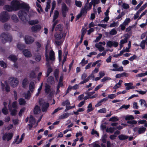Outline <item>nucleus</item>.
Segmentation results:
<instances>
[{
    "instance_id": "1",
    "label": "nucleus",
    "mask_w": 147,
    "mask_h": 147,
    "mask_svg": "<svg viewBox=\"0 0 147 147\" xmlns=\"http://www.w3.org/2000/svg\"><path fill=\"white\" fill-rule=\"evenodd\" d=\"M11 5L14 10H17L20 8H22V10L20 11L18 13V16L22 21L24 22H26L27 21V13L29 9L28 5L25 3L21 4L19 1L13 0L11 2Z\"/></svg>"
},
{
    "instance_id": "2",
    "label": "nucleus",
    "mask_w": 147,
    "mask_h": 147,
    "mask_svg": "<svg viewBox=\"0 0 147 147\" xmlns=\"http://www.w3.org/2000/svg\"><path fill=\"white\" fill-rule=\"evenodd\" d=\"M46 49L45 55L46 61L47 62V64L52 63L55 59L54 53L52 50H51L50 51L49 57L47 54V52L46 47Z\"/></svg>"
},
{
    "instance_id": "3",
    "label": "nucleus",
    "mask_w": 147,
    "mask_h": 147,
    "mask_svg": "<svg viewBox=\"0 0 147 147\" xmlns=\"http://www.w3.org/2000/svg\"><path fill=\"white\" fill-rule=\"evenodd\" d=\"M1 40L3 42L6 41L11 42L12 40V38L10 34L8 33H3L1 35Z\"/></svg>"
},
{
    "instance_id": "4",
    "label": "nucleus",
    "mask_w": 147,
    "mask_h": 147,
    "mask_svg": "<svg viewBox=\"0 0 147 147\" xmlns=\"http://www.w3.org/2000/svg\"><path fill=\"white\" fill-rule=\"evenodd\" d=\"M8 81L10 85L13 87H16L18 84L19 81L16 78L12 77H10L8 80Z\"/></svg>"
},
{
    "instance_id": "5",
    "label": "nucleus",
    "mask_w": 147,
    "mask_h": 147,
    "mask_svg": "<svg viewBox=\"0 0 147 147\" xmlns=\"http://www.w3.org/2000/svg\"><path fill=\"white\" fill-rule=\"evenodd\" d=\"M9 16L8 13L6 11L2 12L0 15L1 21L3 22L7 21L9 19Z\"/></svg>"
},
{
    "instance_id": "6",
    "label": "nucleus",
    "mask_w": 147,
    "mask_h": 147,
    "mask_svg": "<svg viewBox=\"0 0 147 147\" xmlns=\"http://www.w3.org/2000/svg\"><path fill=\"white\" fill-rule=\"evenodd\" d=\"M68 9L66 5L64 3L62 4L61 11L62 16L64 17H66L67 13L68 11Z\"/></svg>"
},
{
    "instance_id": "7",
    "label": "nucleus",
    "mask_w": 147,
    "mask_h": 147,
    "mask_svg": "<svg viewBox=\"0 0 147 147\" xmlns=\"http://www.w3.org/2000/svg\"><path fill=\"white\" fill-rule=\"evenodd\" d=\"M66 36V34L65 33L60 32L59 33H57L55 35V40H59L62 38H64Z\"/></svg>"
},
{
    "instance_id": "8",
    "label": "nucleus",
    "mask_w": 147,
    "mask_h": 147,
    "mask_svg": "<svg viewBox=\"0 0 147 147\" xmlns=\"http://www.w3.org/2000/svg\"><path fill=\"white\" fill-rule=\"evenodd\" d=\"M13 134L12 133H5L4 134L3 137V140H6L7 139V141H8L11 139L12 137Z\"/></svg>"
},
{
    "instance_id": "9",
    "label": "nucleus",
    "mask_w": 147,
    "mask_h": 147,
    "mask_svg": "<svg viewBox=\"0 0 147 147\" xmlns=\"http://www.w3.org/2000/svg\"><path fill=\"white\" fill-rule=\"evenodd\" d=\"M24 39L26 43L27 44H30L33 42L34 40L33 38L29 36H25Z\"/></svg>"
},
{
    "instance_id": "10",
    "label": "nucleus",
    "mask_w": 147,
    "mask_h": 147,
    "mask_svg": "<svg viewBox=\"0 0 147 147\" xmlns=\"http://www.w3.org/2000/svg\"><path fill=\"white\" fill-rule=\"evenodd\" d=\"M146 130V128L144 127L139 128L138 129L137 127H136L134 129V130L135 131H138L139 134H141L144 133Z\"/></svg>"
},
{
    "instance_id": "11",
    "label": "nucleus",
    "mask_w": 147,
    "mask_h": 147,
    "mask_svg": "<svg viewBox=\"0 0 147 147\" xmlns=\"http://www.w3.org/2000/svg\"><path fill=\"white\" fill-rule=\"evenodd\" d=\"M41 28V26L40 25H37L32 26L31 28V30L32 32H36L39 31Z\"/></svg>"
},
{
    "instance_id": "12",
    "label": "nucleus",
    "mask_w": 147,
    "mask_h": 147,
    "mask_svg": "<svg viewBox=\"0 0 147 147\" xmlns=\"http://www.w3.org/2000/svg\"><path fill=\"white\" fill-rule=\"evenodd\" d=\"M8 109L11 112V114L12 116H14L16 115L17 111L16 109L12 110V107L11 105L10 102H9L8 105Z\"/></svg>"
},
{
    "instance_id": "13",
    "label": "nucleus",
    "mask_w": 147,
    "mask_h": 147,
    "mask_svg": "<svg viewBox=\"0 0 147 147\" xmlns=\"http://www.w3.org/2000/svg\"><path fill=\"white\" fill-rule=\"evenodd\" d=\"M147 46V34L146 37V39L143 40L140 42V46L142 49H144L145 48V45Z\"/></svg>"
},
{
    "instance_id": "14",
    "label": "nucleus",
    "mask_w": 147,
    "mask_h": 147,
    "mask_svg": "<svg viewBox=\"0 0 147 147\" xmlns=\"http://www.w3.org/2000/svg\"><path fill=\"white\" fill-rule=\"evenodd\" d=\"M22 53L25 57H30L32 56L31 52L28 49H24L22 51Z\"/></svg>"
},
{
    "instance_id": "15",
    "label": "nucleus",
    "mask_w": 147,
    "mask_h": 147,
    "mask_svg": "<svg viewBox=\"0 0 147 147\" xmlns=\"http://www.w3.org/2000/svg\"><path fill=\"white\" fill-rule=\"evenodd\" d=\"M129 76V74L125 72H123L120 74H117L115 76V77L117 78H119L123 77H128Z\"/></svg>"
},
{
    "instance_id": "16",
    "label": "nucleus",
    "mask_w": 147,
    "mask_h": 147,
    "mask_svg": "<svg viewBox=\"0 0 147 147\" xmlns=\"http://www.w3.org/2000/svg\"><path fill=\"white\" fill-rule=\"evenodd\" d=\"M133 85V84L132 83H125L124 84L125 86L126 87L125 88V89L129 90L134 88V87L132 86Z\"/></svg>"
},
{
    "instance_id": "17",
    "label": "nucleus",
    "mask_w": 147,
    "mask_h": 147,
    "mask_svg": "<svg viewBox=\"0 0 147 147\" xmlns=\"http://www.w3.org/2000/svg\"><path fill=\"white\" fill-rule=\"evenodd\" d=\"M88 5L85 4L84 7L81 9L80 13L83 15L85 13H87V10H88Z\"/></svg>"
},
{
    "instance_id": "18",
    "label": "nucleus",
    "mask_w": 147,
    "mask_h": 147,
    "mask_svg": "<svg viewBox=\"0 0 147 147\" xmlns=\"http://www.w3.org/2000/svg\"><path fill=\"white\" fill-rule=\"evenodd\" d=\"M36 46L37 47V50L39 51L40 49V48L42 46V43L41 40H38L35 42Z\"/></svg>"
},
{
    "instance_id": "19",
    "label": "nucleus",
    "mask_w": 147,
    "mask_h": 147,
    "mask_svg": "<svg viewBox=\"0 0 147 147\" xmlns=\"http://www.w3.org/2000/svg\"><path fill=\"white\" fill-rule=\"evenodd\" d=\"M49 106V103H46L44 102L42 106V111L45 112L46 111Z\"/></svg>"
},
{
    "instance_id": "20",
    "label": "nucleus",
    "mask_w": 147,
    "mask_h": 147,
    "mask_svg": "<svg viewBox=\"0 0 147 147\" xmlns=\"http://www.w3.org/2000/svg\"><path fill=\"white\" fill-rule=\"evenodd\" d=\"M35 88V84L34 82H31L30 83L29 85V90L32 93L34 91Z\"/></svg>"
},
{
    "instance_id": "21",
    "label": "nucleus",
    "mask_w": 147,
    "mask_h": 147,
    "mask_svg": "<svg viewBox=\"0 0 147 147\" xmlns=\"http://www.w3.org/2000/svg\"><path fill=\"white\" fill-rule=\"evenodd\" d=\"M108 100V98H105L101 100L100 101H99L98 103L95 105V107H98L102 105L101 103L104 101H105Z\"/></svg>"
},
{
    "instance_id": "22",
    "label": "nucleus",
    "mask_w": 147,
    "mask_h": 147,
    "mask_svg": "<svg viewBox=\"0 0 147 147\" xmlns=\"http://www.w3.org/2000/svg\"><path fill=\"white\" fill-rule=\"evenodd\" d=\"M11 18L13 21L16 23L18 22L19 21V20L16 16L14 14H12L11 16Z\"/></svg>"
},
{
    "instance_id": "23",
    "label": "nucleus",
    "mask_w": 147,
    "mask_h": 147,
    "mask_svg": "<svg viewBox=\"0 0 147 147\" xmlns=\"http://www.w3.org/2000/svg\"><path fill=\"white\" fill-rule=\"evenodd\" d=\"M17 47L18 49L21 50L25 48V46L24 44L21 42H19L17 45Z\"/></svg>"
},
{
    "instance_id": "24",
    "label": "nucleus",
    "mask_w": 147,
    "mask_h": 147,
    "mask_svg": "<svg viewBox=\"0 0 147 147\" xmlns=\"http://www.w3.org/2000/svg\"><path fill=\"white\" fill-rule=\"evenodd\" d=\"M40 111V107L38 105L34 107V113L37 114Z\"/></svg>"
},
{
    "instance_id": "25",
    "label": "nucleus",
    "mask_w": 147,
    "mask_h": 147,
    "mask_svg": "<svg viewBox=\"0 0 147 147\" xmlns=\"http://www.w3.org/2000/svg\"><path fill=\"white\" fill-rule=\"evenodd\" d=\"M63 28V26L62 24H60L58 25L56 28H55V30L56 31H57L58 30H59L60 32L62 30Z\"/></svg>"
},
{
    "instance_id": "26",
    "label": "nucleus",
    "mask_w": 147,
    "mask_h": 147,
    "mask_svg": "<svg viewBox=\"0 0 147 147\" xmlns=\"http://www.w3.org/2000/svg\"><path fill=\"white\" fill-rule=\"evenodd\" d=\"M4 9L8 11H11L13 10L12 6H11L8 5H5L4 7Z\"/></svg>"
},
{
    "instance_id": "27",
    "label": "nucleus",
    "mask_w": 147,
    "mask_h": 147,
    "mask_svg": "<svg viewBox=\"0 0 147 147\" xmlns=\"http://www.w3.org/2000/svg\"><path fill=\"white\" fill-rule=\"evenodd\" d=\"M59 14V12L57 10H55L54 12L53 22L55 21V20L58 18Z\"/></svg>"
},
{
    "instance_id": "28",
    "label": "nucleus",
    "mask_w": 147,
    "mask_h": 147,
    "mask_svg": "<svg viewBox=\"0 0 147 147\" xmlns=\"http://www.w3.org/2000/svg\"><path fill=\"white\" fill-rule=\"evenodd\" d=\"M31 93L30 91H28L24 94L25 99L28 100L30 97Z\"/></svg>"
},
{
    "instance_id": "29",
    "label": "nucleus",
    "mask_w": 147,
    "mask_h": 147,
    "mask_svg": "<svg viewBox=\"0 0 147 147\" xmlns=\"http://www.w3.org/2000/svg\"><path fill=\"white\" fill-rule=\"evenodd\" d=\"M88 109L87 110V113L92 111L94 110V108L92 107V105L91 103H90L87 107Z\"/></svg>"
},
{
    "instance_id": "30",
    "label": "nucleus",
    "mask_w": 147,
    "mask_h": 147,
    "mask_svg": "<svg viewBox=\"0 0 147 147\" xmlns=\"http://www.w3.org/2000/svg\"><path fill=\"white\" fill-rule=\"evenodd\" d=\"M8 58L10 60L14 62L16 61L17 59L16 56L13 55H10Z\"/></svg>"
},
{
    "instance_id": "31",
    "label": "nucleus",
    "mask_w": 147,
    "mask_h": 147,
    "mask_svg": "<svg viewBox=\"0 0 147 147\" xmlns=\"http://www.w3.org/2000/svg\"><path fill=\"white\" fill-rule=\"evenodd\" d=\"M118 138L119 140H123L127 139L128 138V136L124 135H121L118 136Z\"/></svg>"
},
{
    "instance_id": "32",
    "label": "nucleus",
    "mask_w": 147,
    "mask_h": 147,
    "mask_svg": "<svg viewBox=\"0 0 147 147\" xmlns=\"http://www.w3.org/2000/svg\"><path fill=\"white\" fill-rule=\"evenodd\" d=\"M35 121V119L34 117L32 115H30L29 119L30 123L32 124H34Z\"/></svg>"
},
{
    "instance_id": "33",
    "label": "nucleus",
    "mask_w": 147,
    "mask_h": 147,
    "mask_svg": "<svg viewBox=\"0 0 147 147\" xmlns=\"http://www.w3.org/2000/svg\"><path fill=\"white\" fill-rule=\"evenodd\" d=\"M38 23L39 21L38 20H31L29 22V24L31 25L38 24Z\"/></svg>"
},
{
    "instance_id": "34",
    "label": "nucleus",
    "mask_w": 147,
    "mask_h": 147,
    "mask_svg": "<svg viewBox=\"0 0 147 147\" xmlns=\"http://www.w3.org/2000/svg\"><path fill=\"white\" fill-rule=\"evenodd\" d=\"M134 26H129L126 28L125 31L129 33V34H132V32L131 31V29Z\"/></svg>"
},
{
    "instance_id": "35",
    "label": "nucleus",
    "mask_w": 147,
    "mask_h": 147,
    "mask_svg": "<svg viewBox=\"0 0 147 147\" xmlns=\"http://www.w3.org/2000/svg\"><path fill=\"white\" fill-rule=\"evenodd\" d=\"M48 82L50 84H52L54 82V78L52 76H50L48 79Z\"/></svg>"
},
{
    "instance_id": "36",
    "label": "nucleus",
    "mask_w": 147,
    "mask_h": 147,
    "mask_svg": "<svg viewBox=\"0 0 147 147\" xmlns=\"http://www.w3.org/2000/svg\"><path fill=\"white\" fill-rule=\"evenodd\" d=\"M28 84V79L27 78L24 79L22 81V86L25 88L27 84Z\"/></svg>"
},
{
    "instance_id": "37",
    "label": "nucleus",
    "mask_w": 147,
    "mask_h": 147,
    "mask_svg": "<svg viewBox=\"0 0 147 147\" xmlns=\"http://www.w3.org/2000/svg\"><path fill=\"white\" fill-rule=\"evenodd\" d=\"M111 70L113 71H123V68L121 66L119 68H113Z\"/></svg>"
},
{
    "instance_id": "38",
    "label": "nucleus",
    "mask_w": 147,
    "mask_h": 147,
    "mask_svg": "<svg viewBox=\"0 0 147 147\" xmlns=\"http://www.w3.org/2000/svg\"><path fill=\"white\" fill-rule=\"evenodd\" d=\"M19 104L20 105H24L26 104V102L25 100L23 98H20L19 99Z\"/></svg>"
},
{
    "instance_id": "39",
    "label": "nucleus",
    "mask_w": 147,
    "mask_h": 147,
    "mask_svg": "<svg viewBox=\"0 0 147 147\" xmlns=\"http://www.w3.org/2000/svg\"><path fill=\"white\" fill-rule=\"evenodd\" d=\"M2 112L5 115L8 114V110L7 107H4L2 110Z\"/></svg>"
},
{
    "instance_id": "40",
    "label": "nucleus",
    "mask_w": 147,
    "mask_h": 147,
    "mask_svg": "<svg viewBox=\"0 0 147 147\" xmlns=\"http://www.w3.org/2000/svg\"><path fill=\"white\" fill-rule=\"evenodd\" d=\"M96 4L93 3H91V2H90V3H88V10H89L91 9L92 5H93L94 8V7L96 6Z\"/></svg>"
},
{
    "instance_id": "41",
    "label": "nucleus",
    "mask_w": 147,
    "mask_h": 147,
    "mask_svg": "<svg viewBox=\"0 0 147 147\" xmlns=\"http://www.w3.org/2000/svg\"><path fill=\"white\" fill-rule=\"evenodd\" d=\"M130 22V19L129 18H127L123 22V24L124 25L126 26Z\"/></svg>"
},
{
    "instance_id": "42",
    "label": "nucleus",
    "mask_w": 147,
    "mask_h": 147,
    "mask_svg": "<svg viewBox=\"0 0 147 147\" xmlns=\"http://www.w3.org/2000/svg\"><path fill=\"white\" fill-rule=\"evenodd\" d=\"M134 117L132 115H127L125 117V120L127 121H130V120L134 119Z\"/></svg>"
},
{
    "instance_id": "43",
    "label": "nucleus",
    "mask_w": 147,
    "mask_h": 147,
    "mask_svg": "<svg viewBox=\"0 0 147 147\" xmlns=\"http://www.w3.org/2000/svg\"><path fill=\"white\" fill-rule=\"evenodd\" d=\"M118 119L117 117L115 116L112 117L109 119V121H117L118 120Z\"/></svg>"
},
{
    "instance_id": "44",
    "label": "nucleus",
    "mask_w": 147,
    "mask_h": 147,
    "mask_svg": "<svg viewBox=\"0 0 147 147\" xmlns=\"http://www.w3.org/2000/svg\"><path fill=\"white\" fill-rule=\"evenodd\" d=\"M75 3L76 5L79 7H81L82 5V2L80 1H78L77 0H76L75 1Z\"/></svg>"
},
{
    "instance_id": "45",
    "label": "nucleus",
    "mask_w": 147,
    "mask_h": 147,
    "mask_svg": "<svg viewBox=\"0 0 147 147\" xmlns=\"http://www.w3.org/2000/svg\"><path fill=\"white\" fill-rule=\"evenodd\" d=\"M68 116V114L67 113H64L63 115H61L59 117V119H64L67 117Z\"/></svg>"
},
{
    "instance_id": "46",
    "label": "nucleus",
    "mask_w": 147,
    "mask_h": 147,
    "mask_svg": "<svg viewBox=\"0 0 147 147\" xmlns=\"http://www.w3.org/2000/svg\"><path fill=\"white\" fill-rule=\"evenodd\" d=\"M111 79L109 77L105 76L103 79H102L101 81L102 82H104L107 80H111Z\"/></svg>"
},
{
    "instance_id": "47",
    "label": "nucleus",
    "mask_w": 147,
    "mask_h": 147,
    "mask_svg": "<svg viewBox=\"0 0 147 147\" xmlns=\"http://www.w3.org/2000/svg\"><path fill=\"white\" fill-rule=\"evenodd\" d=\"M36 74L34 72L32 71L30 73V78L33 79L34 78H36Z\"/></svg>"
},
{
    "instance_id": "48",
    "label": "nucleus",
    "mask_w": 147,
    "mask_h": 147,
    "mask_svg": "<svg viewBox=\"0 0 147 147\" xmlns=\"http://www.w3.org/2000/svg\"><path fill=\"white\" fill-rule=\"evenodd\" d=\"M107 138V135L106 134H104L102 136V142L104 143H106V138Z\"/></svg>"
},
{
    "instance_id": "49",
    "label": "nucleus",
    "mask_w": 147,
    "mask_h": 147,
    "mask_svg": "<svg viewBox=\"0 0 147 147\" xmlns=\"http://www.w3.org/2000/svg\"><path fill=\"white\" fill-rule=\"evenodd\" d=\"M117 33V32L114 29H112L110 32V34L111 35H114L116 34Z\"/></svg>"
},
{
    "instance_id": "50",
    "label": "nucleus",
    "mask_w": 147,
    "mask_h": 147,
    "mask_svg": "<svg viewBox=\"0 0 147 147\" xmlns=\"http://www.w3.org/2000/svg\"><path fill=\"white\" fill-rule=\"evenodd\" d=\"M102 37V34H99V36H98L95 40V42H97L99 41L101 39Z\"/></svg>"
},
{
    "instance_id": "51",
    "label": "nucleus",
    "mask_w": 147,
    "mask_h": 147,
    "mask_svg": "<svg viewBox=\"0 0 147 147\" xmlns=\"http://www.w3.org/2000/svg\"><path fill=\"white\" fill-rule=\"evenodd\" d=\"M67 52H66L65 53V55L64 57L63 60V61H61H61L60 62H59L60 63V64L61 63L62 64H63L66 61V58H67L66 56H67Z\"/></svg>"
},
{
    "instance_id": "52",
    "label": "nucleus",
    "mask_w": 147,
    "mask_h": 147,
    "mask_svg": "<svg viewBox=\"0 0 147 147\" xmlns=\"http://www.w3.org/2000/svg\"><path fill=\"white\" fill-rule=\"evenodd\" d=\"M130 107V105H123L120 107L119 108V109H122L124 108L126 109L129 108Z\"/></svg>"
},
{
    "instance_id": "53",
    "label": "nucleus",
    "mask_w": 147,
    "mask_h": 147,
    "mask_svg": "<svg viewBox=\"0 0 147 147\" xmlns=\"http://www.w3.org/2000/svg\"><path fill=\"white\" fill-rule=\"evenodd\" d=\"M36 60L37 61H39L41 59V56L39 54L36 55L35 56Z\"/></svg>"
},
{
    "instance_id": "54",
    "label": "nucleus",
    "mask_w": 147,
    "mask_h": 147,
    "mask_svg": "<svg viewBox=\"0 0 147 147\" xmlns=\"http://www.w3.org/2000/svg\"><path fill=\"white\" fill-rule=\"evenodd\" d=\"M127 123L128 124H130L131 125L136 124L137 123V121L136 120H130L127 121Z\"/></svg>"
},
{
    "instance_id": "55",
    "label": "nucleus",
    "mask_w": 147,
    "mask_h": 147,
    "mask_svg": "<svg viewBox=\"0 0 147 147\" xmlns=\"http://www.w3.org/2000/svg\"><path fill=\"white\" fill-rule=\"evenodd\" d=\"M131 35V34H128V33L124 35V37H125L124 39H126L127 40L128 39L130 38Z\"/></svg>"
},
{
    "instance_id": "56",
    "label": "nucleus",
    "mask_w": 147,
    "mask_h": 147,
    "mask_svg": "<svg viewBox=\"0 0 147 147\" xmlns=\"http://www.w3.org/2000/svg\"><path fill=\"white\" fill-rule=\"evenodd\" d=\"M4 28L6 30H8L10 29V26L9 24H5L4 25Z\"/></svg>"
},
{
    "instance_id": "57",
    "label": "nucleus",
    "mask_w": 147,
    "mask_h": 147,
    "mask_svg": "<svg viewBox=\"0 0 147 147\" xmlns=\"http://www.w3.org/2000/svg\"><path fill=\"white\" fill-rule=\"evenodd\" d=\"M107 45L109 47H111L113 46V42L109 41L107 43Z\"/></svg>"
},
{
    "instance_id": "58",
    "label": "nucleus",
    "mask_w": 147,
    "mask_h": 147,
    "mask_svg": "<svg viewBox=\"0 0 147 147\" xmlns=\"http://www.w3.org/2000/svg\"><path fill=\"white\" fill-rule=\"evenodd\" d=\"M141 101V105H143L146 108L147 107V104H146V101L144 100L141 99L140 100Z\"/></svg>"
},
{
    "instance_id": "59",
    "label": "nucleus",
    "mask_w": 147,
    "mask_h": 147,
    "mask_svg": "<svg viewBox=\"0 0 147 147\" xmlns=\"http://www.w3.org/2000/svg\"><path fill=\"white\" fill-rule=\"evenodd\" d=\"M106 110L105 108H103L98 111V112L100 113H105L106 112Z\"/></svg>"
},
{
    "instance_id": "60",
    "label": "nucleus",
    "mask_w": 147,
    "mask_h": 147,
    "mask_svg": "<svg viewBox=\"0 0 147 147\" xmlns=\"http://www.w3.org/2000/svg\"><path fill=\"white\" fill-rule=\"evenodd\" d=\"M122 6L124 9H128L129 7V5L128 4L125 3H123Z\"/></svg>"
},
{
    "instance_id": "61",
    "label": "nucleus",
    "mask_w": 147,
    "mask_h": 147,
    "mask_svg": "<svg viewBox=\"0 0 147 147\" xmlns=\"http://www.w3.org/2000/svg\"><path fill=\"white\" fill-rule=\"evenodd\" d=\"M91 134L92 135H94L95 134H96L97 135L98 137L99 136V134L98 133L97 131L95 130L94 129L92 130L91 132Z\"/></svg>"
},
{
    "instance_id": "62",
    "label": "nucleus",
    "mask_w": 147,
    "mask_h": 147,
    "mask_svg": "<svg viewBox=\"0 0 147 147\" xmlns=\"http://www.w3.org/2000/svg\"><path fill=\"white\" fill-rule=\"evenodd\" d=\"M45 92L47 94L49 93L50 91V86L49 85H47L45 86Z\"/></svg>"
},
{
    "instance_id": "63",
    "label": "nucleus",
    "mask_w": 147,
    "mask_h": 147,
    "mask_svg": "<svg viewBox=\"0 0 147 147\" xmlns=\"http://www.w3.org/2000/svg\"><path fill=\"white\" fill-rule=\"evenodd\" d=\"M47 67L48 68L47 72L50 73H51L53 71V69L51 66L50 65H48Z\"/></svg>"
},
{
    "instance_id": "64",
    "label": "nucleus",
    "mask_w": 147,
    "mask_h": 147,
    "mask_svg": "<svg viewBox=\"0 0 147 147\" xmlns=\"http://www.w3.org/2000/svg\"><path fill=\"white\" fill-rule=\"evenodd\" d=\"M147 7V2L143 5L139 9L141 11L144 10Z\"/></svg>"
}]
</instances>
